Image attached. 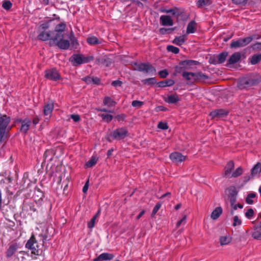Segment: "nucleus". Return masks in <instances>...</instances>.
Here are the masks:
<instances>
[{"label":"nucleus","instance_id":"nucleus-31","mask_svg":"<svg viewBox=\"0 0 261 261\" xmlns=\"http://www.w3.org/2000/svg\"><path fill=\"white\" fill-rule=\"evenodd\" d=\"M186 40V36H180L179 37H176L173 41V43L177 45L180 46L182 45Z\"/></svg>","mask_w":261,"mask_h":261},{"label":"nucleus","instance_id":"nucleus-22","mask_svg":"<svg viewBox=\"0 0 261 261\" xmlns=\"http://www.w3.org/2000/svg\"><path fill=\"white\" fill-rule=\"evenodd\" d=\"M179 100V98L176 94L169 95L165 98V101L169 103H175Z\"/></svg>","mask_w":261,"mask_h":261},{"label":"nucleus","instance_id":"nucleus-11","mask_svg":"<svg viewBox=\"0 0 261 261\" xmlns=\"http://www.w3.org/2000/svg\"><path fill=\"white\" fill-rule=\"evenodd\" d=\"M228 56V53L226 51L222 52L218 55L211 58L210 62L211 63L216 64L223 63Z\"/></svg>","mask_w":261,"mask_h":261},{"label":"nucleus","instance_id":"nucleus-3","mask_svg":"<svg viewBox=\"0 0 261 261\" xmlns=\"http://www.w3.org/2000/svg\"><path fill=\"white\" fill-rule=\"evenodd\" d=\"M199 62L194 60H185L180 62L178 66L175 67V71L177 73H181L187 70L193 69V67L198 65Z\"/></svg>","mask_w":261,"mask_h":261},{"label":"nucleus","instance_id":"nucleus-29","mask_svg":"<svg viewBox=\"0 0 261 261\" xmlns=\"http://www.w3.org/2000/svg\"><path fill=\"white\" fill-rule=\"evenodd\" d=\"M253 231L251 236L255 240L261 241V231L257 227H253Z\"/></svg>","mask_w":261,"mask_h":261},{"label":"nucleus","instance_id":"nucleus-8","mask_svg":"<svg viewBox=\"0 0 261 261\" xmlns=\"http://www.w3.org/2000/svg\"><path fill=\"white\" fill-rule=\"evenodd\" d=\"M66 27V25L64 22H61L56 26L54 31H53L55 36V40H58L61 37H64Z\"/></svg>","mask_w":261,"mask_h":261},{"label":"nucleus","instance_id":"nucleus-48","mask_svg":"<svg viewBox=\"0 0 261 261\" xmlns=\"http://www.w3.org/2000/svg\"><path fill=\"white\" fill-rule=\"evenodd\" d=\"M96 219V216H94L88 223V228L91 229L94 227L95 223V220Z\"/></svg>","mask_w":261,"mask_h":261},{"label":"nucleus","instance_id":"nucleus-18","mask_svg":"<svg viewBox=\"0 0 261 261\" xmlns=\"http://www.w3.org/2000/svg\"><path fill=\"white\" fill-rule=\"evenodd\" d=\"M71 61L74 66L84 64L83 55H74L71 58Z\"/></svg>","mask_w":261,"mask_h":261},{"label":"nucleus","instance_id":"nucleus-7","mask_svg":"<svg viewBox=\"0 0 261 261\" xmlns=\"http://www.w3.org/2000/svg\"><path fill=\"white\" fill-rule=\"evenodd\" d=\"M252 40L251 37L240 39L236 41H232L230 44L231 48H238L243 47L248 44Z\"/></svg>","mask_w":261,"mask_h":261},{"label":"nucleus","instance_id":"nucleus-50","mask_svg":"<svg viewBox=\"0 0 261 261\" xmlns=\"http://www.w3.org/2000/svg\"><path fill=\"white\" fill-rule=\"evenodd\" d=\"M49 25L48 23H43L39 27V32L45 31L47 29L49 28Z\"/></svg>","mask_w":261,"mask_h":261},{"label":"nucleus","instance_id":"nucleus-30","mask_svg":"<svg viewBox=\"0 0 261 261\" xmlns=\"http://www.w3.org/2000/svg\"><path fill=\"white\" fill-rule=\"evenodd\" d=\"M233 194L230 196V202L231 204V206L232 207V208L233 210H237V205L235 204L236 201V195L237 192L235 190H233Z\"/></svg>","mask_w":261,"mask_h":261},{"label":"nucleus","instance_id":"nucleus-25","mask_svg":"<svg viewBox=\"0 0 261 261\" xmlns=\"http://www.w3.org/2000/svg\"><path fill=\"white\" fill-rule=\"evenodd\" d=\"M222 213V209L221 207H216L211 214V218L213 220L217 219Z\"/></svg>","mask_w":261,"mask_h":261},{"label":"nucleus","instance_id":"nucleus-45","mask_svg":"<svg viewBox=\"0 0 261 261\" xmlns=\"http://www.w3.org/2000/svg\"><path fill=\"white\" fill-rule=\"evenodd\" d=\"M167 49L168 51H170L174 54H177L179 53V49L178 48L175 47L172 45H169L167 46Z\"/></svg>","mask_w":261,"mask_h":261},{"label":"nucleus","instance_id":"nucleus-5","mask_svg":"<svg viewBox=\"0 0 261 261\" xmlns=\"http://www.w3.org/2000/svg\"><path fill=\"white\" fill-rule=\"evenodd\" d=\"M25 247L31 250L32 253L34 254H38L39 246L34 235H32L25 244Z\"/></svg>","mask_w":261,"mask_h":261},{"label":"nucleus","instance_id":"nucleus-9","mask_svg":"<svg viewBox=\"0 0 261 261\" xmlns=\"http://www.w3.org/2000/svg\"><path fill=\"white\" fill-rule=\"evenodd\" d=\"M38 39L41 41H46L49 40L54 41L55 40V36L53 31H41L37 37Z\"/></svg>","mask_w":261,"mask_h":261},{"label":"nucleus","instance_id":"nucleus-57","mask_svg":"<svg viewBox=\"0 0 261 261\" xmlns=\"http://www.w3.org/2000/svg\"><path fill=\"white\" fill-rule=\"evenodd\" d=\"M69 38L70 39V41L72 42L73 45L77 44V41L75 39H74L73 33H71L70 34Z\"/></svg>","mask_w":261,"mask_h":261},{"label":"nucleus","instance_id":"nucleus-61","mask_svg":"<svg viewBox=\"0 0 261 261\" xmlns=\"http://www.w3.org/2000/svg\"><path fill=\"white\" fill-rule=\"evenodd\" d=\"M125 118V115L124 114H120L118 115L116 117V118L119 121H123Z\"/></svg>","mask_w":261,"mask_h":261},{"label":"nucleus","instance_id":"nucleus-52","mask_svg":"<svg viewBox=\"0 0 261 261\" xmlns=\"http://www.w3.org/2000/svg\"><path fill=\"white\" fill-rule=\"evenodd\" d=\"M158 128L162 129H167L168 128L167 123L163 122H160L158 125Z\"/></svg>","mask_w":261,"mask_h":261},{"label":"nucleus","instance_id":"nucleus-1","mask_svg":"<svg viewBox=\"0 0 261 261\" xmlns=\"http://www.w3.org/2000/svg\"><path fill=\"white\" fill-rule=\"evenodd\" d=\"M11 118L0 113V142H4L8 137V134L11 127L10 126Z\"/></svg>","mask_w":261,"mask_h":261},{"label":"nucleus","instance_id":"nucleus-34","mask_svg":"<svg viewBox=\"0 0 261 261\" xmlns=\"http://www.w3.org/2000/svg\"><path fill=\"white\" fill-rule=\"evenodd\" d=\"M231 238L229 236H222L220 238V243L221 245H226L231 242Z\"/></svg>","mask_w":261,"mask_h":261},{"label":"nucleus","instance_id":"nucleus-53","mask_svg":"<svg viewBox=\"0 0 261 261\" xmlns=\"http://www.w3.org/2000/svg\"><path fill=\"white\" fill-rule=\"evenodd\" d=\"M161 206V203H158L156 204V205L154 207L153 211H152V216H154L157 213V212L160 208Z\"/></svg>","mask_w":261,"mask_h":261},{"label":"nucleus","instance_id":"nucleus-35","mask_svg":"<svg viewBox=\"0 0 261 261\" xmlns=\"http://www.w3.org/2000/svg\"><path fill=\"white\" fill-rule=\"evenodd\" d=\"M98 159L96 157L92 156L90 160L85 164L86 168H91L94 166L97 162Z\"/></svg>","mask_w":261,"mask_h":261},{"label":"nucleus","instance_id":"nucleus-49","mask_svg":"<svg viewBox=\"0 0 261 261\" xmlns=\"http://www.w3.org/2000/svg\"><path fill=\"white\" fill-rule=\"evenodd\" d=\"M94 60V57L92 56H84L83 55V62L84 63H89Z\"/></svg>","mask_w":261,"mask_h":261},{"label":"nucleus","instance_id":"nucleus-38","mask_svg":"<svg viewBox=\"0 0 261 261\" xmlns=\"http://www.w3.org/2000/svg\"><path fill=\"white\" fill-rule=\"evenodd\" d=\"M243 173V169L241 167H239L237 168L236 169V170L234 171L232 173L230 178L237 177L240 176L241 175H242Z\"/></svg>","mask_w":261,"mask_h":261},{"label":"nucleus","instance_id":"nucleus-33","mask_svg":"<svg viewBox=\"0 0 261 261\" xmlns=\"http://www.w3.org/2000/svg\"><path fill=\"white\" fill-rule=\"evenodd\" d=\"M103 105L109 107H112L116 105V102L109 97H106L103 100Z\"/></svg>","mask_w":261,"mask_h":261},{"label":"nucleus","instance_id":"nucleus-20","mask_svg":"<svg viewBox=\"0 0 261 261\" xmlns=\"http://www.w3.org/2000/svg\"><path fill=\"white\" fill-rule=\"evenodd\" d=\"M228 112L222 110V109H219V110H216L214 111H212L210 113V116L213 118L215 117H223L224 116H225L227 115Z\"/></svg>","mask_w":261,"mask_h":261},{"label":"nucleus","instance_id":"nucleus-40","mask_svg":"<svg viewBox=\"0 0 261 261\" xmlns=\"http://www.w3.org/2000/svg\"><path fill=\"white\" fill-rule=\"evenodd\" d=\"M99 116L105 121L107 122H110L113 118V116L112 115L108 114H100Z\"/></svg>","mask_w":261,"mask_h":261},{"label":"nucleus","instance_id":"nucleus-39","mask_svg":"<svg viewBox=\"0 0 261 261\" xmlns=\"http://www.w3.org/2000/svg\"><path fill=\"white\" fill-rule=\"evenodd\" d=\"M211 4V0H198L197 2V5L198 7H202Z\"/></svg>","mask_w":261,"mask_h":261},{"label":"nucleus","instance_id":"nucleus-10","mask_svg":"<svg viewBox=\"0 0 261 261\" xmlns=\"http://www.w3.org/2000/svg\"><path fill=\"white\" fill-rule=\"evenodd\" d=\"M45 77L51 81H56L60 79L61 76L55 69L46 70L45 72Z\"/></svg>","mask_w":261,"mask_h":261},{"label":"nucleus","instance_id":"nucleus-21","mask_svg":"<svg viewBox=\"0 0 261 261\" xmlns=\"http://www.w3.org/2000/svg\"><path fill=\"white\" fill-rule=\"evenodd\" d=\"M160 21L163 25L172 26L173 24L171 18L168 15L161 16Z\"/></svg>","mask_w":261,"mask_h":261},{"label":"nucleus","instance_id":"nucleus-42","mask_svg":"<svg viewBox=\"0 0 261 261\" xmlns=\"http://www.w3.org/2000/svg\"><path fill=\"white\" fill-rule=\"evenodd\" d=\"M256 197L255 193H252L248 195L246 199V202L249 204H251L253 203V198Z\"/></svg>","mask_w":261,"mask_h":261},{"label":"nucleus","instance_id":"nucleus-64","mask_svg":"<svg viewBox=\"0 0 261 261\" xmlns=\"http://www.w3.org/2000/svg\"><path fill=\"white\" fill-rule=\"evenodd\" d=\"M254 48L258 49H261V43H257L254 45Z\"/></svg>","mask_w":261,"mask_h":261},{"label":"nucleus","instance_id":"nucleus-47","mask_svg":"<svg viewBox=\"0 0 261 261\" xmlns=\"http://www.w3.org/2000/svg\"><path fill=\"white\" fill-rule=\"evenodd\" d=\"M242 223V221L241 219L239 218L237 216H236L233 217V221L232 223V225L233 226H236L238 225H240Z\"/></svg>","mask_w":261,"mask_h":261},{"label":"nucleus","instance_id":"nucleus-41","mask_svg":"<svg viewBox=\"0 0 261 261\" xmlns=\"http://www.w3.org/2000/svg\"><path fill=\"white\" fill-rule=\"evenodd\" d=\"M142 82L145 85H150L154 84L156 81L155 78L151 77L143 80L142 81Z\"/></svg>","mask_w":261,"mask_h":261},{"label":"nucleus","instance_id":"nucleus-46","mask_svg":"<svg viewBox=\"0 0 261 261\" xmlns=\"http://www.w3.org/2000/svg\"><path fill=\"white\" fill-rule=\"evenodd\" d=\"M12 6V3L9 1L4 2L2 5L3 8L6 10H9Z\"/></svg>","mask_w":261,"mask_h":261},{"label":"nucleus","instance_id":"nucleus-14","mask_svg":"<svg viewBox=\"0 0 261 261\" xmlns=\"http://www.w3.org/2000/svg\"><path fill=\"white\" fill-rule=\"evenodd\" d=\"M234 163L232 161H229L224 169V176L230 178L232 171L234 169Z\"/></svg>","mask_w":261,"mask_h":261},{"label":"nucleus","instance_id":"nucleus-28","mask_svg":"<svg viewBox=\"0 0 261 261\" xmlns=\"http://www.w3.org/2000/svg\"><path fill=\"white\" fill-rule=\"evenodd\" d=\"M114 257L113 254L109 253H103L99 255V259L102 260H110Z\"/></svg>","mask_w":261,"mask_h":261},{"label":"nucleus","instance_id":"nucleus-43","mask_svg":"<svg viewBox=\"0 0 261 261\" xmlns=\"http://www.w3.org/2000/svg\"><path fill=\"white\" fill-rule=\"evenodd\" d=\"M143 105V102L139 100H134L132 102V106L136 108H140Z\"/></svg>","mask_w":261,"mask_h":261},{"label":"nucleus","instance_id":"nucleus-27","mask_svg":"<svg viewBox=\"0 0 261 261\" xmlns=\"http://www.w3.org/2000/svg\"><path fill=\"white\" fill-rule=\"evenodd\" d=\"M174 84V81L172 79H168L164 81L159 82L158 86L160 87H165L167 86H171Z\"/></svg>","mask_w":261,"mask_h":261},{"label":"nucleus","instance_id":"nucleus-54","mask_svg":"<svg viewBox=\"0 0 261 261\" xmlns=\"http://www.w3.org/2000/svg\"><path fill=\"white\" fill-rule=\"evenodd\" d=\"M159 74L161 77L165 78L168 75V72L167 70L164 69V70L160 71L159 72Z\"/></svg>","mask_w":261,"mask_h":261},{"label":"nucleus","instance_id":"nucleus-15","mask_svg":"<svg viewBox=\"0 0 261 261\" xmlns=\"http://www.w3.org/2000/svg\"><path fill=\"white\" fill-rule=\"evenodd\" d=\"M20 122L21 123L20 131L25 134H27L31 124V120L28 118H26L23 120H20Z\"/></svg>","mask_w":261,"mask_h":261},{"label":"nucleus","instance_id":"nucleus-55","mask_svg":"<svg viewBox=\"0 0 261 261\" xmlns=\"http://www.w3.org/2000/svg\"><path fill=\"white\" fill-rule=\"evenodd\" d=\"M70 118L73 119L74 122H78L80 120V117L77 114H72L70 116Z\"/></svg>","mask_w":261,"mask_h":261},{"label":"nucleus","instance_id":"nucleus-23","mask_svg":"<svg viewBox=\"0 0 261 261\" xmlns=\"http://www.w3.org/2000/svg\"><path fill=\"white\" fill-rule=\"evenodd\" d=\"M261 172V163H257L251 169V174L252 176L258 175Z\"/></svg>","mask_w":261,"mask_h":261},{"label":"nucleus","instance_id":"nucleus-63","mask_svg":"<svg viewBox=\"0 0 261 261\" xmlns=\"http://www.w3.org/2000/svg\"><path fill=\"white\" fill-rule=\"evenodd\" d=\"M39 122V119L38 117H35L33 119V123L34 125L37 124Z\"/></svg>","mask_w":261,"mask_h":261},{"label":"nucleus","instance_id":"nucleus-59","mask_svg":"<svg viewBox=\"0 0 261 261\" xmlns=\"http://www.w3.org/2000/svg\"><path fill=\"white\" fill-rule=\"evenodd\" d=\"M107 59H96L95 61V63L96 64L99 65V64H104L105 62L107 61Z\"/></svg>","mask_w":261,"mask_h":261},{"label":"nucleus","instance_id":"nucleus-24","mask_svg":"<svg viewBox=\"0 0 261 261\" xmlns=\"http://www.w3.org/2000/svg\"><path fill=\"white\" fill-rule=\"evenodd\" d=\"M87 41L90 45H96L102 43L101 40L93 36H89L87 39Z\"/></svg>","mask_w":261,"mask_h":261},{"label":"nucleus","instance_id":"nucleus-58","mask_svg":"<svg viewBox=\"0 0 261 261\" xmlns=\"http://www.w3.org/2000/svg\"><path fill=\"white\" fill-rule=\"evenodd\" d=\"M39 237L41 238L40 241L42 242V245L43 246L45 241L47 240V236L46 235H40Z\"/></svg>","mask_w":261,"mask_h":261},{"label":"nucleus","instance_id":"nucleus-19","mask_svg":"<svg viewBox=\"0 0 261 261\" xmlns=\"http://www.w3.org/2000/svg\"><path fill=\"white\" fill-rule=\"evenodd\" d=\"M241 58V54L239 52L233 53L229 58L228 63L229 65L233 64L239 61Z\"/></svg>","mask_w":261,"mask_h":261},{"label":"nucleus","instance_id":"nucleus-4","mask_svg":"<svg viewBox=\"0 0 261 261\" xmlns=\"http://www.w3.org/2000/svg\"><path fill=\"white\" fill-rule=\"evenodd\" d=\"M136 70L141 71L144 73L154 74L156 72L155 68L149 63H137L134 65Z\"/></svg>","mask_w":261,"mask_h":261},{"label":"nucleus","instance_id":"nucleus-6","mask_svg":"<svg viewBox=\"0 0 261 261\" xmlns=\"http://www.w3.org/2000/svg\"><path fill=\"white\" fill-rule=\"evenodd\" d=\"M128 135V130L125 127H119L114 130L111 134L112 137L115 140L124 139Z\"/></svg>","mask_w":261,"mask_h":261},{"label":"nucleus","instance_id":"nucleus-44","mask_svg":"<svg viewBox=\"0 0 261 261\" xmlns=\"http://www.w3.org/2000/svg\"><path fill=\"white\" fill-rule=\"evenodd\" d=\"M187 216L186 215L184 216L182 218L178 221L176 224V228L179 227L181 225H184L186 223Z\"/></svg>","mask_w":261,"mask_h":261},{"label":"nucleus","instance_id":"nucleus-16","mask_svg":"<svg viewBox=\"0 0 261 261\" xmlns=\"http://www.w3.org/2000/svg\"><path fill=\"white\" fill-rule=\"evenodd\" d=\"M54 105L52 101H48L47 103H45L43 109L44 115L50 117L54 110Z\"/></svg>","mask_w":261,"mask_h":261},{"label":"nucleus","instance_id":"nucleus-60","mask_svg":"<svg viewBox=\"0 0 261 261\" xmlns=\"http://www.w3.org/2000/svg\"><path fill=\"white\" fill-rule=\"evenodd\" d=\"M232 1L234 4H236L237 5H240L245 4L247 2V0H232Z\"/></svg>","mask_w":261,"mask_h":261},{"label":"nucleus","instance_id":"nucleus-12","mask_svg":"<svg viewBox=\"0 0 261 261\" xmlns=\"http://www.w3.org/2000/svg\"><path fill=\"white\" fill-rule=\"evenodd\" d=\"M170 158L173 162L178 164L185 161L187 156L182 155L180 152H174L170 154Z\"/></svg>","mask_w":261,"mask_h":261},{"label":"nucleus","instance_id":"nucleus-36","mask_svg":"<svg viewBox=\"0 0 261 261\" xmlns=\"http://www.w3.org/2000/svg\"><path fill=\"white\" fill-rule=\"evenodd\" d=\"M250 63L252 65L258 63L261 60V54H256L250 58Z\"/></svg>","mask_w":261,"mask_h":261},{"label":"nucleus","instance_id":"nucleus-26","mask_svg":"<svg viewBox=\"0 0 261 261\" xmlns=\"http://www.w3.org/2000/svg\"><path fill=\"white\" fill-rule=\"evenodd\" d=\"M196 23L195 21L192 20L190 21L188 24L187 28V33L191 34L194 33L196 31Z\"/></svg>","mask_w":261,"mask_h":261},{"label":"nucleus","instance_id":"nucleus-17","mask_svg":"<svg viewBox=\"0 0 261 261\" xmlns=\"http://www.w3.org/2000/svg\"><path fill=\"white\" fill-rule=\"evenodd\" d=\"M182 76L190 83L196 82L195 73L188 71H182Z\"/></svg>","mask_w":261,"mask_h":261},{"label":"nucleus","instance_id":"nucleus-2","mask_svg":"<svg viewBox=\"0 0 261 261\" xmlns=\"http://www.w3.org/2000/svg\"><path fill=\"white\" fill-rule=\"evenodd\" d=\"M261 81L259 75H250L240 80L238 86L241 89H246L258 84Z\"/></svg>","mask_w":261,"mask_h":261},{"label":"nucleus","instance_id":"nucleus-32","mask_svg":"<svg viewBox=\"0 0 261 261\" xmlns=\"http://www.w3.org/2000/svg\"><path fill=\"white\" fill-rule=\"evenodd\" d=\"M196 82L205 81L208 79V76L202 72L195 73Z\"/></svg>","mask_w":261,"mask_h":261},{"label":"nucleus","instance_id":"nucleus-56","mask_svg":"<svg viewBox=\"0 0 261 261\" xmlns=\"http://www.w3.org/2000/svg\"><path fill=\"white\" fill-rule=\"evenodd\" d=\"M122 82L119 80H116L112 82V85L114 87L121 86Z\"/></svg>","mask_w":261,"mask_h":261},{"label":"nucleus","instance_id":"nucleus-51","mask_svg":"<svg viewBox=\"0 0 261 261\" xmlns=\"http://www.w3.org/2000/svg\"><path fill=\"white\" fill-rule=\"evenodd\" d=\"M253 210L252 208H250L245 213V216L248 219H251V218L253 216Z\"/></svg>","mask_w":261,"mask_h":261},{"label":"nucleus","instance_id":"nucleus-37","mask_svg":"<svg viewBox=\"0 0 261 261\" xmlns=\"http://www.w3.org/2000/svg\"><path fill=\"white\" fill-rule=\"evenodd\" d=\"M17 250V246L15 245L10 246L7 251V256L8 257L12 256Z\"/></svg>","mask_w":261,"mask_h":261},{"label":"nucleus","instance_id":"nucleus-62","mask_svg":"<svg viewBox=\"0 0 261 261\" xmlns=\"http://www.w3.org/2000/svg\"><path fill=\"white\" fill-rule=\"evenodd\" d=\"M92 82L95 84H99L100 83V79L98 77H92Z\"/></svg>","mask_w":261,"mask_h":261},{"label":"nucleus","instance_id":"nucleus-13","mask_svg":"<svg viewBox=\"0 0 261 261\" xmlns=\"http://www.w3.org/2000/svg\"><path fill=\"white\" fill-rule=\"evenodd\" d=\"M56 45L62 49H67L70 46V41L63 39V37H61L58 40H54Z\"/></svg>","mask_w":261,"mask_h":261}]
</instances>
